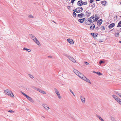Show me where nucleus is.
<instances>
[{
  "label": "nucleus",
  "instance_id": "obj_1",
  "mask_svg": "<svg viewBox=\"0 0 121 121\" xmlns=\"http://www.w3.org/2000/svg\"><path fill=\"white\" fill-rule=\"evenodd\" d=\"M31 35H32L31 37V39L39 46L41 45L39 41L34 36H33L31 34Z\"/></svg>",
  "mask_w": 121,
  "mask_h": 121
},
{
  "label": "nucleus",
  "instance_id": "obj_2",
  "mask_svg": "<svg viewBox=\"0 0 121 121\" xmlns=\"http://www.w3.org/2000/svg\"><path fill=\"white\" fill-rule=\"evenodd\" d=\"M4 92L5 94L8 95L10 96H11L12 97H14V96L13 94L10 91L8 90H6L4 91Z\"/></svg>",
  "mask_w": 121,
  "mask_h": 121
},
{
  "label": "nucleus",
  "instance_id": "obj_3",
  "mask_svg": "<svg viewBox=\"0 0 121 121\" xmlns=\"http://www.w3.org/2000/svg\"><path fill=\"white\" fill-rule=\"evenodd\" d=\"M83 10V8L82 7H79L76 8L75 10V12L76 13H79L82 12Z\"/></svg>",
  "mask_w": 121,
  "mask_h": 121
},
{
  "label": "nucleus",
  "instance_id": "obj_4",
  "mask_svg": "<svg viewBox=\"0 0 121 121\" xmlns=\"http://www.w3.org/2000/svg\"><path fill=\"white\" fill-rule=\"evenodd\" d=\"M66 56L69 60L73 63H75L76 62V61L75 59L71 56L70 55H66Z\"/></svg>",
  "mask_w": 121,
  "mask_h": 121
},
{
  "label": "nucleus",
  "instance_id": "obj_5",
  "mask_svg": "<svg viewBox=\"0 0 121 121\" xmlns=\"http://www.w3.org/2000/svg\"><path fill=\"white\" fill-rule=\"evenodd\" d=\"M91 13L89 10L86 11L85 13V15L87 17H89L90 16Z\"/></svg>",
  "mask_w": 121,
  "mask_h": 121
},
{
  "label": "nucleus",
  "instance_id": "obj_6",
  "mask_svg": "<svg viewBox=\"0 0 121 121\" xmlns=\"http://www.w3.org/2000/svg\"><path fill=\"white\" fill-rule=\"evenodd\" d=\"M112 96L118 102L119 101L121 100V99L114 95H112Z\"/></svg>",
  "mask_w": 121,
  "mask_h": 121
},
{
  "label": "nucleus",
  "instance_id": "obj_7",
  "mask_svg": "<svg viewBox=\"0 0 121 121\" xmlns=\"http://www.w3.org/2000/svg\"><path fill=\"white\" fill-rule=\"evenodd\" d=\"M54 90L56 94L57 95L59 99L61 97L60 94V93L57 90V89L55 88H54Z\"/></svg>",
  "mask_w": 121,
  "mask_h": 121
},
{
  "label": "nucleus",
  "instance_id": "obj_8",
  "mask_svg": "<svg viewBox=\"0 0 121 121\" xmlns=\"http://www.w3.org/2000/svg\"><path fill=\"white\" fill-rule=\"evenodd\" d=\"M42 106L44 108L47 110H48L49 109L48 106L46 104H43Z\"/></svg>",
  "mask_w": 121,
  "mask_h": 121
},
{
  "label": "nucleus",
  "instance_id": "obj_9",
  "mask_svg": "<svg viewBox=\"0 0 121 121\" xmlns=\"http://www.w3.org/2000/svg\"><path fill=\"white\" fill-rule=\"evenodd\" d=\"M67 41L71 44H73L74 43L72 39H67Z\"/></svg>",
  "mask_w": 121,
  "mask_h": 121
},
{
  "label": "nucleus",
  "instance_id": "obj_10",
  "mask_svg": "<svg viewBox=\"0 0 121 121\" xmlns=\"http://www.w3.org/2000/svg\"><path fill=\"white\" fill-rule=\"evenodd\" d=\"M115 25V23H112L110 24L108 26V27L110 29H111L114 27Z\"/></svg>",
  "mask_w": 121,
  "mask_h": 121
},
{
  "label": "nucleus",
  "instance_id": "obj_11",
  "mask_svg": "<svg viewBox=\"0 0 121 121\" xmlns=\"http://www.w3.org/2000/svg\"><path fill=\"white\" fill-rule=\"evenodd\" d=\"M73 70L75 74H76L78 76L79 74L80 73L79 71L74 69H73Z\"/></svg>",
  "mask_w": 121,
  "mask_h": 121
},
{
  "label": "nucleus",
  "instance_id": "obj_12",
  "mask_svg": "<svg viewBox=\"0 0 121 121\" xmlns=\"http://www.w3.org/2000/svg\"><path fill=\"white\" fill-rule=\"evenodd\" d=\"M83 79L87 82L89 83L90 84L91 83L90 80L88 79H87L85 76L84 77Z\"/></svg>",
  "mask_w": 121,
  "mask_h": 121
},
{
  "label": "nucleus",
  "instance_id": "obj_13",
  "mask_svg": "<svg viewBox=\"0 0 121 121\" xmlns=\"http://www.w3.org/2000/svg\"><path fill=\"white\" fill-rule=\"evenodd\" d=\"M28 99L32 103L34 102V100L32 99V98L28 96L26 98Z\"/></svg>",
  "mask_w": 121,
  "mask_h": 121
},
{
  "label": "nucleus",
  "instance_id": "obj_14",
  "mask_svg": "<svg viewBox=\"0 0 121 121\" xmlns=\"http://www.w3.org/2000/svg\"><path fill=\"white\" fill-rule=\"evenodd\" d=\"M103 20L102 19H100L97 22V24L98 26L101 25L102 22Z\"/></svg>",
  "mask_w": 121,
  "mask_h": 121
},
{
  "label": "nucleus",
  "instance_id": "obj_15",
  "mask_svg": "<svg viewBox=\"0 0 121 121\" xmlns=\"http://www.w3.org/2000/svg\"><path fill=\"white\" fill-rule=\"evenodd\" d=\"M80 99L81 100L82 102L83 103H85V98L84 97L82 96H80Z\"/></svg>",
  "mask_w": 121,
  "mask_h": 121
},
{
  "label": "nucleus",
  "instance_id": "obj_16",
  "mask_svg": "<svg viewBox=\"0 0 121 121\" xmlns=\"http://www.w3.org/2000/svg\"><path fill=\"white\" fill-rule=\"evenodd\" d=\"M80 78H82V79H83V78H84V77H85V76H84L82 73H80L79 74L78 76Z\"/></svg>",
  "mask_w": 121,
  "mask_h": 121
},
{
  "label": "nucleus",
  "instance_id": "obj_17",
  "mask_svg": "<svg viewBox=\"0 0 121 121\" xmlns=\"http://www.w3.org/2000/svg\"><path fill=\"white\" fill-rule=\"evenodd\" d=\"M85 19V18L80 19L78 20V21L80 23H82L84 22Z\"/></svg>",
  "mask_w": 121,
  "mask_h": 121
},
{
  "label": "nucleus",
  "instance_id": "obj_18",
  "mask_svg": "<svg viewBox=\"0 0 121 121\" xmlns=\"http://www.w3.org/2000/svg\"><path fill=\"white\" fill-rule=\"evenodd\" d=\"M91 24L92 25L90 27V29L91 30H93L95 28V25L93 23Z\"/></svg>",
  "mask_w": 121,
  "mask_h": 121
},
{
  "label": "nucleus",
  "instance_id": "obj_19",
  "mask_svg": "<svg viewBox=\"0 0 121 121\" xmlns=\"http://www.w3.org/2000/svg\"><path fill=\"white\" fill-rule=\"evenodd\" d=\"M96 117L98 118L101 121H104L103 119L101 118V117L99 116V115H96Z\"/></svg>",
  "mask_w": 121,
  "mask_h": 121
},
{
  "label": "nucleus",
  "instance_id": "obj_20",
  "mask_svg": "<svg viewBox=\"0 0 121 121\" xmlns=\"http://www.w3.org/2000/svg\"><path fill=\"white\" fill-rule=\"evenodd\" d=\"M91 35L93 36V37L94 38H95V37H96L98 35L97 33H96L95 35V34L93 33H91Z\"/></svg>",
  "mask_w": 121,
  "mask_h": 121
},
{
  "label": "nucleus",
  "instance_id": "obj_21",
  "mask_svg": "<svg viewBox=\"0 0 121 121\" xmlns=\"http://www.w3.org/2000/svg\"><path fill=\"white\" fill-rule=\"evenodd\" d=\"M88 21L89 22H90L91 23L94 22V21H93V20L92 19H91V17H90L88 19Z\"/></svg>",
  "mask_w": 121,
  "mask_h": 121
},
{
  "label": "nucleus",
  "instance_id": "obj_22",
  "mask_svg": "<svg viewBox=\"0 0 121 121\" xmlns=\"http://www.w3.org/2000/svg\"><path fill=\"white\" fill-rule=\"evenodd\" d=\"M23 50H26L27 51H28V52H31V51L30 49L27 48H25V47L23 48Z\"/></svg>",
  "mask_w": 121,
  "mask_h": 121
},
{
  "label": "nucleus",
  "instance_id": "obj_23",
  "mask_svg": "<svg viewBox=\"0 0 121 121\" xmlns=\"http://www.w3.org/2000/svg\"><path fill=\"white\" fill-rule=\"evenodd\" d=\"M88 20H86L85 22V24L86 25H89L91 24V23L90 22H88Z\"/></svg>",
  "mask_w": 121,
  "mask_h": 121
},
{
  "label": "nucleus",
  "instance_id": "obj_24",
  "mask_svg": "<svg viewBox=\"0 0 121 121\" xmlns=\"http://www.w3.org/2000/svg\"><path fill=\"white\" fill-rule=\"evenodd\" d=\"M74 9H73V15L74 17H76V14L75 12Z\"/></svg>",
  "mask_w": 121,
  "mask_h": 121
},
{
  "label": "nucleus",
  "instance_id": "obj_25",
  "mask_svg": "<svg viewBox=\"0 0 121 121\" xmlns=\"http://www.w3.org/2000/svg\"><path fill=\"white\" fill-rule=\"evenodd\" d=\"M117 27H121V21H120L118 22Z\"/></svg>",
  "mask_w": 121,
  "mask_h": 121
},
{
  "label": "nucleus",
  "instance_id": "obj_26",
  "mask_svg": "<svg viewBox=\"0 0 121 121\" xmlns=\"http://www.w3.org/2000/svg\"><path fill=\"white\" fill-rule=\"evenodd\" d=\"M106 3V1H105V0L102 1H101V3L104 6H105V5Z\"/></svg>",
  "mask_w": 121,
  "mask_h": 121
},
{
  "label": "nucleus",
  "instance_id": "obj_27",
  "mask_svg": "<svg viewBox=\"0 0 121 121\" xmlns=\"http://www.w3.org/2000/svg\"><path fill=\"white\" fill-rule=\"evenodd\" d=\"M20 92L21 93H22V94H23L24 96L26 98L27 97V96H28V95H26L25 93L23 92H22V91H20Z\"/></svg>",
  "mask_w": 121,
  "mask_h": 121
},
{
  "label": "nucleus",
  "instance_id": "obj_28",
  "mask_svg": "<svg viewBox=\"0 0 121 121\" xmlns=\"http://www.w3.org/2000/svg\"><path fill=\"white\" fill-rule=\"evenodd\" d=\"M82 14H81V13L78 15V17H79L80 18H81L82 17Z\"/></svg>",
  "mask_w": 121,
  "mask_h": 121
},
{
  "label": "nucleus",
  "instance_id": "obj_29",
  "mask_svg": "<svg viewBox=\"0 0 121 121\" xmlns=\"http://www.w3.org/2000/svg\"><path fill=\"white\" fill-rule=\"evenodd\" d=\"M111 119L112 121H116L115 119L113 117H111Z\"/></svg>",
  "mask_w": 121,
  "mask_h": 121
},
{
  "label": "nucleus",
  "instance_id": "obj_30",
  "mask_svg": "<svg viewBox=\"0 0 121 121\" xmlns=\"http://www.w3.org/2000/svg\"><path fill=\"white\" fill-rule=\"evenodd\" d=\"M96 73L99 76H100L102 75V74L101 73L98 71Z\"/></svg>",
  "mask_w": 121,
  "mask_h": 121
},
{
  "label": "nucleus",
  "instance_id": "obj_31",
  "mask_svg": "<svg viewBox=\"0 0 121 121\" xmlns=\"http://www.w3.org/2000/svg\"><path fill=\"white\" fill-rule=\"evenodd\" d=\"M99 18L98 17H96L95 19H93V21H97L99 19Z\"/></svg>",
  "mask_w": 121,
  "mask_h": 121
},
{
  "label": "nucleus",
  "instance_id": "obj_32",
  "mask_svg": "<svg viewBox=\"0 0 121 121\" xmlns=\"http://www.w3.org/2000/svg\"><path fill=\"white\" fill-rule=\"evenodd\" d=\"M101 29L102 31H103L105 30L104 26H102L101 27Z\"/></svg>",
  "mask_w": 121,
  "mask_h": 121
},
{
  "label": "nucleus",
  "instance_id": "obj_33",
  "mask_svg": "<svg viewBox=\"0 0 121 121\" xmlns=\"http://www.w3.org/2000/svg\"><path fill=\"white\" fill-rule=\"evenodd\" d=\"M8 112H11V113H14L15 112L14 111H13L11 110H9L8 111Z\"/></svg>",
  "mask_w": 121,
  "mask_h": 121
},
{
  "label": "nucleus",
  "instance_id": "obj_34",
  "mask_svg": "<svg viewBox=\"0 0 121 121\" xmlns=\"http://www.w3.org/2000/svg\"><path fill=\"white\" fill-rule=\"evenodd\" d=\"M43 90H41L39 88H38V89H37V90L38 91H39V92H40L41 93V91H42Z\"/></svg>",
  "mask_w": 121,
  "mask_h": 121
},
{
  "label": "nucleus",
  "instance_id": "obj_35",
  "mask_svg": "<svg viewBox=\"0 0 121 121\" xmlns=\"http://www.w3.org/2000/svg\"><path fill=\"white\" fill-rule=\"evenodd\" d=\"M69 91L74 96H75V95H74L73 91L71 89H69Z\"/></svg>",
  "mask_w": 121,
  "mask_h": 121
},
{
  "label": "nucleus",
  "instance_id": "obj_36",
  "mask_svg": "<svg viewBox=\"0 0 121 121\" xmlns=\"http://www.w3.org/2000/svg\"><path fill=\"white\" fill-rule=\"evenodd\" d=\"M29 77L31 78H34V77L33 76L29 74Z\"/></svg>",
  "mask_w": 121,
  "mask_h": 121
},
{
  "label": "nucleus",
  "instance_id": "obj_37",
  "mask_svg": "<svg viewBox=\"0 0 121 121\" xmlns=\"http://www.w3.org/2000/svg\"><path fill=\"white\" fill-rule=\"evenodd\" d=\"M80 1H78L77 3V4L79 6H81V4Z\"/></svg>",
  "mask_w": 121,
  "mask_h": 121
},
{
  "label": "nucleus",
  "instance_id": "obj_38",
  "mask_svg": "<svg viewBox=\"0 0 121 121\" xmlns=\"http://www.w3.org/2000/svg\"><path fill=\"white\" fill-rule=\"evenodd\" d=\"M104 62V61L103 60H101L99 62V63L100 65H101V64L103 63Z\"/></svg>",
  "mask_w": 121,
  "mask_h": 121
},
{
  "label": "nucleus",
  "instance_id": "obj_39",
  "mask_svg": "<svg viewBox=\"0 0 121 121\" xmlns=\"http://www.w3.org/2000/svg\"><path fill=\"white\" fill-rule=\"evenodd\" d=\"M95 3H92V4L91 5V6L93 8L95 7Z\"/></svg>",
  "mask_w": 121,
  "mask_h": 121
},
{
  "label": "nucleus",
  "instance_id": "obj_40",
  "mask_svg": "<svg viewBox=\"0 0 121 121\" xmlns=\"http://www.w3.org/2000/svg\"><path fill=\"white\" fill-rule=\"evenodd\" d=\"M32 87L33 89H35V90H37V89H38V88H36V87H35V86H32Z\"/></svg>",
  "mask_w": 121,
  "mask_h": 121
},
{
  "label": "nucleus",
  "instance_id": "obj_41",
  "mask_svg": "<svg viewBox=\"0 0 121 121\" xmlns=\"http://www.w3.org/2000/svg\"><path fill=\"white\" fill-rule=\"evenodd\" d=\"M114 92H115V94L117 95H119L120 94V93L117 92L116 91H115Z\"/></svg>",
  "mask_w": 121,
  "mask_h": 121
},
{
  "label": "nucleus",
  "instance_id": "obj_42",
  "mask_svg": "<svg viewBox=\"0 0 121 121\" xmlns=\"http://www.w3.org/2000/svg\"><path fill=\"white\" fill-rule=\"evenodd\" d=\"M119 34V33H117L115 34V36L116 37H117L118 36Z\"/></svg>",
  "mask_w": 121,
  "mask_h": 121
},
{
  "label": "nucleus",
  "instance_id": "obj_43",
  "mask_svg": "<svg viewBox=\"0 0 121 121\" xmlns=\"http://www.w3.org/2000/svg\"><path fill=\"white\" fill-rule=\"evenodd\" d=\"M42 93L44 94H46V92L45 91H43V90H42V91H41V93Z\"/></svg>",
  "mask_w": 121,
  "mask_h": 121
},
{
  "label": "nucleus",
  "instance_id": "obj_44",
  "mask_svg": "<svg viewBox=\"0 0 121 121\" xmlns=\"http://www.w3.org/2000/svg\"><path fill=\"white\" fill-rule=\"evenodd\" d=\"M91 17V19H92L94 18L95 17L94 15H93L91 16V17Z\"/></svg>",
  "mask_w": 121,
  "mask_h": 121
},
{
  "label": "nucleus",
  "instance_id": "obj_45",
  "mask_svg": "<svg viewBox=\"0 0 121 121\" xmlns=\"http://www.w3.org/2000/svg\"><path fill=\"white\" fill-rule=\"evenodd\" d=\"M29 17L30 18H32L34 17H33V16H32L31 15H29Z\"/></svg>",
  "mask_w": 121,
  "mask_h": 121
},
{
  "label": "nucleus",
  "instance_id": "obj_46",
  "mask_svg": "<svg viewBox=\"0 0 121 121\" xmlns=\"http://www.w3.org/2000/svg\"><path fill=\"white\" fill-rule=\"evenodd\" d=\"M87 1H86L84 2L83 4L84 5H86L87 4Z\"/></svg>",
  "mask_w": 121,
  "mask_h": 121
},
{
  "label": "nucleus",
  "instance_id": "obj_47",
  "mask_svg": "<svg viewBox=\"0 0 121 121\" xmlns=\"http://www.w3.org/2000/svg\"><path fill=\"white\" fill-rule=\"evenodd\" d=\"M76 0H72L71 1V3L72 4H73L74 3V2Z\"/></svg>",
  "mask_w": 121,
  "mask_h": 121
},
{
  "label": "nucleus",
  "instance_id": "obj_48",
  "mask_svg": "<svg viewBox=\"0 0 121 121\" xmlns=\"http://www.w3.org/2000/svg\"><path fill=\"white\" fill-rule=\"evenodd\" d=\"M99 29V27H96L95 28V29L96 30H98Z\"/></svg>",
  "mask_w": 121,
  "mask_h": 121
},
{
  "label": "nucleus",
  "instance_id": "obj_49",
  "mask_svg": "<svg viewBox=\"0 0 121 121\" xmlns=\"http://www.w3.org/2000/svg\"><path fill=\"white\" fill-rule=\"evenodd\" d=\"M94 1V0H90V2L91 3H92Z\"/></svg>",
  "mask_w": 121,
  "mask_h": 121
},
{
  "label": "nucleus",
  "instance_id": "obj_50",
  "mask_svg": "<svg viewBox=\"0 0 121 121\" xmlns=\"http://www.w3.org/2000/svg\"><path fill=\"white\" fill-rule=\"evenodd\" d=\"M116 18L115 19H114V20H116L117 18V16H116L115 17H114V18Z\"/></svg>",
  "mask_w": 121,
  "mask_h": 121
},
{
  "label": "nucleus",
  "instance_id": "obj_51",
  "mask_svg": "<svg viewBox=\"0 0 121 121\" xmlns=\"http://www.w3.org/2000/svg\"><path fill=\"white\" fill-rule=\"evenodd\" d=\"M118 103L121 105V100H120L119 101Z\"/></svg>",
  "mask_w": 121,
  "mask_h": 121
},
{
  "label": "nucleus",
  "instance_id": "obj_52",
  "mask_svg": "<svg viewBox=\"0 0 121 121\" xmlns=\"http://www.w3.org/2000/svg\"><path fill=\"white\" fill-rule=\"evenodd\" d=\"M85 64L86 65H88L89 64V63L86 62H85Z\"/></svg>",
  "mask_w": 121,
  "mask_h": 121
},
{
  "label": "nucleus",
  "instance_id": "obj_53",
  "mask_svg": "<svg viewBox=\"0 0 121 121\" xmlns=\"http://www.w3.org/2000/svg\"><path fill=\"white\" fill-rule=\"evenodd\" d=\"M81 6L83 4L84 2L83 1H81Z\"/></svg>",
  "mask_w": 121,
  "mask_h": 121
},
{
  "label": "nucleus",
  "instance_id": "obj_54",
  "mask_svg": "<svg viewBox=\"0 0 121 121\" xmlns=\"http://www.w3.org/2000/svg\"><path fill=\"white\" fill-rule=\"evenodd\" d=\"M67 8L68 9H70V6H67Z\"/></svg>",
  "mask_w": 121,
  "mask_h": 121
},
{
  "label": "nucleus",
  "instance_id": "obj_55",
  "mask_svg": "<svg viewBox=\"0 0 121 121\" xmlns=\"http://www.w3.org/2000/svg\"><path fill=\"white\" fill-rule=\"evenodd\" d=\"M48 57L49 58H52V57L50 56H48Z\"/></svg>",
  "mask_w": 121,
  "mask_h": 121
},
{
  "label": "nucleus",
  "instance_id": "obj_56",
  "mask_svg": "<svg viewBox=\"0 0 121 121\" xmlns=\"http://www.w3.org/2000/svg\"><path fill=\"white\" fill-rule=\"evenodd\" d=\"M81 14H82V16H85L84 14H83V13H81Z\"/></svg>",
  "mask_w": 121,
  "mask_h": 121
},
{
  "label": "nucleus",
  "instance_id": "obj_57",
  "mask_svg": "<svg viewBox=\"0 0 121 121\" xmlns=\"http://www.w3.org/2000/svg\"><path fill=\"white\" fill-rule=\"evenodd\" d=\"M119 97L121 98V93H120L119 95Z\"/></svg>",
  "mask_w": 121,
  "mask_h": 121
},
{
  "label": "nucleus",
  "instance_id": "obj_58",
  "mask_svg": "<svg viewBox=\"0 0 121 121\" xmlns=\"http://www.w3.org/2000/svg\"><path fill=\"white\" fill-rule=\"evenodd\" d=\"M95 18L96 17H97V14H95Z\"/></svg>",
  "mask_w": 121,
  "mask_h": 121
},
{
  "label": "nucleus",
  "instance_id": "obj_59",
  "mask_svg": "<svg viewBox=\"0 0 121 121\" xmlns=\"http://www.w3.org/2000/svg\"><path fill=\"white\" fill-rule=\"evenodd\" d=\"M80 1V3H81V1H82V0H80L79 1Z\"/></svg>",
  "mask_w": 121,
  "mask_h": 121
},
{
  "label": "nucleus",
  "instance_id": "obj_60",
  "mask_svg": "<svg viewBox=\"0 0 121 121\" xmlns=\"http://www.w3.org/2000/svg\"><path fill=\"white\" fill-rule=\"evenodd\" d=\"M119 42L120 43H121V41H119Z\"/></svg>",
  "mask_w": 121,
  "mask_h": 121
},
{
  "label": "nucleus",
  "instance_id": "obj_61",
  "mask_svg": "<svg viewBox=\"0 0 121 121\" xmlns=\"http://www.w3.org/2000/svg\"><path fill=\"white\" fill-rule=\"evenodd\" d=\"M96 0V1H99V0Z\"/></svg>",
  "mask_w": 121,
  "mask_h": 121
},
{
  "label": "nucleus",
  "instance_id": "obj_62",
  "mask_svg": "<svg viewBox=\"0 0 121 121\" xmlns=\"http://www.w3.org/2000/svg\"><path fill=\"white\" fill-rule=\"evenodd\" d=\"M52 22H54L55 23H56V22H55L54 21H53Z\"/></svg>",
  "mask_w": 121,
  "mask_h": 121
},
{
  "label": "nucleus",
  "instance_id": "obj_63",
  "mask_svg": "<svg viewBox=\"0 0 121 121\" xmlns=\"http://www.w3.org/2000/svg\"><path fill=\"white\" fill-rule=\"evenodd\" d=\"M50 12H52V10H51V11H50Z\"/></svg>",
  "mask_w": 121,
  "mask_h": 121
},
{
  "label": "nucleus",
  "instance_id": "obj_64",
  "mask_svg": "<svg viewBox=\"0 0 121 121\" xmlns=\"http://www.w3.org/2000/svg\"><path fill=\"white\" fill-rule=\"evenodd\" d=\"M79 9H78V10H80Z\"/></svg>",
  "mask_w": 121,
  "mask_h": 121
}]
</instances>
